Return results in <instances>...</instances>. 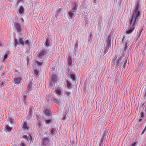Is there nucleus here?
<instances>
[{"label":"nucleus","mask_w":146,"mask_h":146,"mask_svg":"<svg viewBox=\"0 0 146 146\" xmlns=\"http://www.w3.org/2000/svg\"><path fill=\"white\" fill-rule=\"evenodd\" d=\"M41 121L40 120H38V123L36 125V127L38 128H40V126L41 125Z\"/></svg>","instance_id":"obj_23"},{"label":"nucleus","mask_w":146,"mask_h":146,"mask_svg":"<svg viewBox=\"0 0 146 146\" xmlns=\"http://www.w3.org/2000/svg\"><path fill=\"white\" fill-rule=\"evenodd\" d=\"M50 131L53 136L56 134L55 129L52 128L50 130Z\"/></svg>","instance_id":"obj_20"},{"label":"nucleus","mask_w":146,"mask_h":146,"mask_svg":"<svg viewBox=\"0 0 146 146\" xmlns=\"http://www.w3.org/2000/svg\"><path fill=\"white\" fill-rule=\"evenodd\" d=\"M20 20L22 23H23L24 22V20L23 18H20Z\"/></svg>","instance_id":"obj_40"},{"label":"nucleus","mask_w":146,"mask_h":146,"mask_svg":"<svg viewBox=\"0 0 146 146\" xmlns=\"http://www.w3.org/2000/svg\"><path fill=\"white\" fill-rule=\"evenodd\" d=\"M44 120L45 121V122H46V119H44Z\"/></svg>","instance_id":"obj_49"},{"label":"nucleus","mask_w":146,"mask_h":146,"mask_svg":"<svg viewBox=\"0 0 146 146\" xmlns=\"http://www.w3.org/2000/svg\"><path fill=\"white\" fill-rule=\"evenodd\" d=\"M50 43V41L46 39V46H48L49 45Z\"/></svg>","instance_id":"obj_33"},{"label":"nucleus","mask_w":146,"mask_h":146,"mask_svg":"<svg viewBox=\"0 0 146 146\" xmlns=\"http://www.w3.org/2000/svg\"><path fill=\"white\" fill-rule=\"evenodd\" d=\"M45 4H46V3H45V2L44 3V5H45Z\"/></svg>","instance_id":"obj_50"},{"label":"nucleus","mask_w":146,"mask_h":146,"mask_svg":"<svg viewBox=\"0 0 146 146\" xmlns=\"http://www.w3.org/2000/svg\"><path fill=\"white\" fill-rule=\"evenodd\" d=\"M39 145H38V146ZM41 146H46V138H44L42 140V141L41 143Z\"/></svg>","instance_id":"obj_17"},{"label":"nucleus","mask_w":146,"mask_h":146,"mask_svg":"<svg viewBox=\"0 0 146 146\" xmlns=\"http://www.w3.org/2000/svg\"><path fill=\"white\" fill-rule=\"evenodd\" d=\"M7 84V81L5 79H2L0 82V87L5 86Z\"/></svg>","instance_id":"obj_7"},{"label":"nucleus","mask_w":146,"mask_h":146,"mask_svg":"<svg viewBox=\"0 0 146 146\" xmlns=\"http://www.w3.org/2000/svg\"><path fill=\"white\" fill-rule=\"evenodd\" d=\"M135 29L134 27H132L130 29H129L126 31L125 32L126 34H130Z\"/></svg>","instance_id":"obj_10"},{"label":"nucleus","mask_w":146,"mask_h":146,"mask_svg":"<svg viewBox=\"0 0 146 146\" xmlns=\"http://www.w3.org/2000/svg\"><path fill=\"white\" fill-rule=\"evenodd\" d=\"M22 80L21 78L20 77L15 78L14 79V81L15 84L16 85L20 84Z\"/></svg>","instance_id":"obj_5"},{"label":"nucleus","mask_w":146,"mask_h":146,"mask_svg":"<svg viewBox=\"0 0 146 146\" xmlns=\"http://www.w3.org/2000/svg\"><path fill=\"white\" fill-rule=\"evenodd\" d=\"M70 93L69 92H66L65 93V95L68 96L69 95Z\"/></svg>","instance_id":"obj_37"},{"label":"nucleus","mask_w":146,"mask_h":146,"mask_svg":"<svg viewBox=\"0 0 146 146\" xmlns=\"http://www.w3.org/2000/svg\"><path fill=\"white\" fill-rule=\"evenodd\" d=\"M12 146H17L16 144H14Z\"/></svg>","instance_id":"obj_46"},{"label":"nucleus","mask_w":146,"mask_h":146,"mask_svg":"<svg viewBox=\"0 0 146 146\" xmlns=\"http://www.w3.org/2000/svg\"><path fill=\"white\" fill-rule=\"evenodd\" d=\"M67 62L68 64V66H70L72 64V58L71 56H69L67 58Z\"/></svg>","instance_id":"obj_11"},{"label":"nucleus","mask_w":146,"mask_h":146,"mask_svg":"<svg viewBox=\"0 0 146 146\" xmlns=\"http://www.w3.org/2000/svg\"><path fill=\"white\" fill-rule=\"evenodd\" d=\"M6 129L8 131H11L12 128V127H9L8 125H7L6 127Z\"/></svg>","instance_id":"obj_24"},{"label":"nucleus","mask_w":146,"mask_h":146,"mask_svg":"<svg viewBox=\"0 0 146 146\" xmlns=\"http://www.w3.org/2000/svg\"><path fill=\"white\" fill-rule=\"evenodd\" d=\"M136 144V142H134L131 145V146H135Z\"/></svg>","instance_id":"obj_41"},{"label":"nucleus","mask_w":146,"mask_h":146,"mask_svg":"<svg viewBox=\"0 0 146 146\" xmlns=\"http://www.w3.org/2000/svg\"><path fill=\"white\" fill-rule=\"evenodd\" d=\"M32 82H29L28 84L27 89L26 91V92H28L32 90Z\"/></svg>","instance_id":"obj_8"},{"label":"nucleus","mask_w":146,"mask_h":146,"mask_svg":"<svg viewBox=\"0 0 146 146\" xmlns=\"http://www.w3.org/2000/svg\"><path fill=\"white\" fill-rule=\"evenodd\" d=\"M32 114V110L31 108H29V114L30 116H31Z\"/></svg>","instance_id":"obj_27"},{"label":"nucleus","mask_w":146,"mask_h":146,"mask_svg":"<svg viewBox=\"0 0 146 146\" xmlns=\"http://www.w3.org/2000/svg\"><path fill=\"white\" fill-rule=\"evenodd\" d=\"M35 62L37 64H38L39 66L41 65L42 63V62H39V61L37 60L35 61Z\"/></svg>","instance_id":"obj_30"},{"label":"nucleus","mask_w":146,"mask_h":146,"mask_svg":"<svg viewBox=\"0 0 146 146\" xmlns=\"http://www.w3.org/2000/svg\"><path fill=\"white\" fill-rule=\"evenodd\" d=\"M14 27L16 29L17 32L19 33H21V29L20 24L14 22Z\"/></svg>","instance_id":"obj_4"},{"label":"nucleus","mask_w":146,"mask_h":146,"mask_svg":"<svg viewBox=\"0 0 146 146\" xmlns=\"http://www.w3.org/2000/svg\"><path fill=\"white\" fill-rule=\"evenodd\" d=\"M9 1H10L11 0H8Z\"/></svg>","instance_id":"obj_51"},{"label":"nucleus","mask_w":146,"mask_h":146,"mask_svg":"<svg viewBox=\"0 0 146 146\" xmlns=\"http://www.w3.org/2000/svg\"><path fill=\"white\" fill-rule=\"evenodd\" d=\"M142 29L141 28H140L137 33V35L138 36V37H139L141 35V33L142 32Z\"/></svg>","instance_id":"obj_26"},{"label":"nucleus","mask_w":146,"mask_h":146,"mask_svg":"<svg viewBox=\"0 0 146 146\" xmlns=\"http://www.w3.org/2000/svg\"><path fill=\"white\" fill-rule=\"evenodd\" d=\"M3 46V44L2 43L0 42V47H2Z\"/></svg>","instance_id":"obj_44"},{"label":"nucleus","mask_w":146,"mask_h":146,"mask_svg":"<svg viewBox=\"0 0 146 146\" xmlns=\"http://www.w3.org/2000/svg\"><path fill=\"white\" fill-rule=\"evenodd\" d=\"M127 44H125V48H126V47H127Z\"/></svg>","instance_id":"obj_45"},{"label":"nucleus","mask_w":146,"mask_h":146,"mask_svg":"<svg viewBox=\"0 0 146 146\" xmlns=\"http://www.w3.org/2000/svg\"><path fill=\"white\" fill-rule=\"evenodd\" d=\"M8 57V56L7 54H5L4 56V60H5Z\"/></svg>","instance_id":"obj_36"},{"label":"nucleus","mask_w":146,"mask_h":146,"mask_svg":"<svg viewBox=\"0 0 146 146\" xmlns=\"http://www.w3.org/2000/svg\"><path fill=\"white\" fill-rule=\"evenodd\" d=\"M27 94L26 93H23L22 95V99L24 103H25L26 101V98L27 96Z\"/></svg>","instance_id":"obj_12"},{"label":"nucleus","mask_w":146,"mask_h":146,"mask_svg":"<svg viewBox=\"0 0 146 146\" xmlns=\"http://www.w3.org/2000/svg\"><path fill=\"white\" fill-rule=\"evenodd\" d=\"M108 45L110 46V47H111V42L109 41L108 42Z\"/></svg>","instance_id":"obj_42"},{"label":"nucleus","mask_w":146,"mask_h":146,"mask_svg":"<svg viewBox=\"0 0 146 146\" xmlns=\"http://www.w3.org/2000/svg\"><path fill=\"white\" fill-rule=\"evenodd\" d=\"M23 127L25 130H28L29 129V127L27 126V123L26 122H24L23 125Z\"/></svg>","instance_id":"obj_13"},{"label":"nucleus","mask_w":146,"mask_h":146,"mask_svg":"<svg viewBox=\"0 0 146 146\" xmlns=\"http://www.w3.org/2000/svg\"><path fill=\"white\" fill-rule=\"evenodd\" d=\"M23 137L25 139H27V141H28V137L27 135H24L23 136Z\"/></svg>","instance_id":"obj_34"},{"label":"nucleus","mask_w":146,"mask_h":146,"mask_svg":"<svg viewBox=\"0 0 146 146\" xmlns=\"http://www.w3.org/2000/svg\"><path fill=\"white\" fill-rule=\"evenodd\" d=\"M46 141L48 140V138H47L46 137Z\"/></svg>","instance_id":"obj_47"},{"label":"nucleus","mask_w":146,"mask_h":146,"mask_svg":"<svg viewBox=\"0 0 146 146\" xmlns=\"http://www.w3.org/2000/svg\"><path fill=\"white\" fill-rule=\"evenodd\" d=\"M23 0H18L17 2V5H18L21 2L23 1Z\"/></svg>","instance_id":"obj_38"},{"label":"nucleus","mask_w":146,"mask_h":146,"mask_svg":"<svg viewBox=\"0 0 146 146\" xmlns=\"http://www.w3.org/2000/svg\"><path fill=\"white\" fill-rule=\"evenodd\" d=\"M35 76H38L39 75L38 71L37 70H35L34 71Z\"/></svg>","instance_id":"obj_28"},{"label":"nucleus","mask_w":146,"mask_h":146,"mask_svg":"<svg viewBox=\"0 0 146 146\" xmlns=\"http://www.w3.org/2000/svg\"><path fill=\"white\" fill-rule=\"evenodd\" d=\"M43 113H44V115L46 114V107H43Z\"/></svg>","instance_id":"obj_35"},{"label":"nucleus","mask_w":146,"mask_h":146,"mask_svg":"<svg viewBox=\"0 0 146 146\" xmlns=\"http://www.w3.org/2000/svg\"><path fill=\"white\" fill-rule=\"evenodd\" d=\"M140 116L139 117H140L141 118H140L139 119V121L140 122L142 119L144 118V113L143 112H142L140 113Z\"/></svg>","instance_id":"obj_19"},{"label":"nucleus","mask_w":146,"mask_h":146,"mask_svg":"<svg viewBox=\"0 0 146 146\" xmlns=\"http://www.w3.org/2000/svg\"><path fill=\"white\" fill-rule=\"evenodd\" d=\"M24 12V9L22 6H21L19 10V13L21 14H23Z\"/></svg>","instance_id":"obj_14"},{"label":"nucleus","mask_w":146,"mask_h":146,"mask_svg":"<svg viewBox=\"0 0 146 146\" xmlns=\"http://www.w3.org/2000/svg\"><path fill=\"white\" fill-rule=\"evenodd\" d=\"M70 77L73 80H75V75L73 74L71 75Z\"/></svg>","instance_id":"obj_31"},{"label":"nucleus","mask_w":146,"mask_h":146,"mask_svg":"<svg viewBox=\"0 0 146 146\" xmlns=\"http://www.w3.org/2000/svg\"><path fill=\"white\" fill-rule=\"evenodd\" d=\"M21 146H25V145L23 143H21Z\"/></svg>","instance_id":"obj_43"},{"label":"nucleus","mask_w":146,"mask_h":146,"mask_svg":"<svg viewBox=\"0 0 146 146\" xmlns=\"http://www.w3.org/2000/svg\"><path fill=\"white\" fill-rule=\"evenodd\" d=\"M23 38H18V40L16 38L14 39V46L15 48H16L17 45H19V42L20 45L24 46V45H27L29 46L30 45L29 41L28 40L24 41Z\"/></svg>","instance_id":"obj_2"},{"label":"nucleus","mask_w":146,"mask_h":146,"mask_svg":"<svg viewBox=\"0 0 146 146\" xmlns=\"http://www.w3.org/2000/svg\"><path fill=\"white\" fill-rule=\"evenodd\" d=\"M138 7V6H137L135 9V13L130 18L129 21L130 25L132 27H134L136 21L141 18L140 12L139 11H137Z\"/></svg>","instance_id":"obj_1"},{"label":"nucleus","mask_w":146,"mask_h":146,"mask_svg":"<svg viewBox=\"0 0 146 146\" xmlns=\"http://www.w3.org/2000/svg\"><path fill=\"white\" fill-rule=\"evenodd\" d=\"M126 66V62H125V63H124V64H123V68L124 69H125V68Z\"/></svg>","instance_id":"obj_39"},{"label":"nucleus","mask_w":146,"mask_h":146,"mask_svg":"<svg viewBox=\"0 0 146 146\" xmlns=\"http://www.w3.org/2000/svg\"><path fill=\"white\" fill-rule=\"evenodd\" d=\"M29 139L30 141V143H32L34 141V138H33L31 135L29 134L28 137V140Z\"/></svg>","instance_id":"obj_16"},{"label":"nucleus","mask_w":146,"mask_h":146,"mask_svg":"<svg viewBox=\"0 0 146 146\" xmlns=\"http://www.w3.org/2000/svg\"><path fill=\"white\" fill-rule=\"evenodd\" d=\"M146 130V125L143 129V131L141 132V135H143L144 133Z\"/></svg>","instance_id":"obj_32"},{"label":"nucleus","mask_w":146,"mask_h":146,"mask_svg":"<svg viewBox=\"0 0 146 146\" xmlns=\"http://www.w3.org/2000/svg\"><path fill=\"white\" fill-rule=\"evenodd\" d=\"M44 45H46V42H44Z\"/></svg>","instance_id":"obj_48"},{"label":"nucleus","mask_w":146,"mask_h":146,"mask_svg":"<svg viewBox=\"0 0 146 146\" xmlns=\"http://www.w3.org/2000/svg\"><path fill=\"white\" fill-rule=\"evenodd\" d=\"M66 86H67L68 88H69L71 87V84L70 83L68 80H67L66 81Z\"/></svg>","instance_id":"obj_25"},{"label":"nucleus","mask_w":146,"mask_h":146,"mask_svg":"<svg viewBox=\"0 0 146 146\" xmlns=\"http://www.w3.org/2000/svg\"><path fill=\"white\" fill-rule=\"evenodd\" d=\"M76 3H75V5L74 6H73V7L72 8V10H71V11H72V12H75V11L76 10Z\"/></svg>","instance_id":"obj_22"},{"label":"nucleus","mask_w":146,"mask_h":146,"mask_svg":"<svg viewBox=\"0 0 146 146\" xmlns=\"http://www.w3.org/2000/svg\"><path fill=\"white\" fill-rule=\"evenodd\" d=\"M73 12H72L71 11V12H69L68 13L69 16V17L71 18H72L74 17L76 15L75 14H74Z\"/></svg>","instance_id":"obj_15"},{"label":"nucleus","mask_w":146,"mask_h":146,"mask_svg":"<svg viewBox=\"0 0 146 146\" xmlns=\"http://www.w3.org/2000/svg\"><path fill=\"white\" fill-rule=\"evenodd\" d=\"M52 116L50 109H46V124H51L52 123Z\"/></svg>","instance_id":"obj_3"},{"label":"nucleus","mask_w":146,"mask_h":146,"mask_svg":"<svg viewBox=\"0 0 146 146\" xmlns=\"http://www.w3.org/2000/svg\"><path fill=\"white\" fill-rule=\"evenodd\" d=\"M46 54V50L42 49L40 50V52L38 54V56L39 58H41Z\"/></svg>","instance_id":"obj_6"},{"label":"nucleus","mask_w":146,"mask_h":146,"mask_svg":"<svg viewBox=\"0 0 146 146\" xmlns=\"http://www.w3.org/2000/svg\"><path fill=\"white\" fill-rule=\"evenodd\" d=\"M55 92L58 95H61V91L60 89H56L55 90Z\"/></svg>","instance_id":"obj_18"},{"label":"nucleus","mask_w":146,"mask_h":146,"mask_svg":"<svg viewBox=\"0 0 146 146\" xmlns=\"http://www.w3.org/2000/svg\"><path fill=\"white\" fill-rule=\"evenodd\" d=\"M36 117L38 120H40L41 116L39 113H36Z\"/></svg>","instance_id":"obj_21"},{"label":"nucleus","mask_w":146,"mask_h":146,"mask_svg":"<svg viewBox=\"0 0 146 146\" xmlns=\"http://www.w3.org/2000/svg\"><path fill=\"white\" fill-rule=\"evenodd\" d=\"M8 120L10 122L11 124H12L13 123V119L10 118L9 117L8 118Z\"/></svg>","instance_id":"obj_29"},{"label":"nucleus","mask_w":146,"mask_h":146,"mask_svg":"<svg viewBox=\"0 0 146 146\" xmlns=\"http://www.w3.org/2000/svg\"><path fill=\"white\" fill-rule=\"evenodd\" d=\"M57 80V77L56 74H54L53 75L51 79L52 82V84H54L55 82Z\"/></svg>","instance_id":"obj_9"}]
</instances>
